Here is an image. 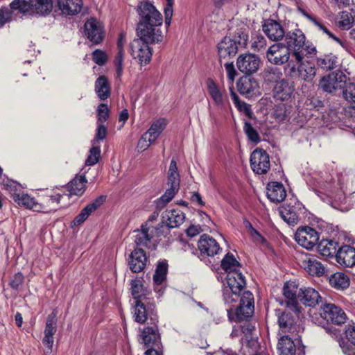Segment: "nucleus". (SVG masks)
Masks as SVG:
<instances>
[{
	"instance_id": "1",
	"label": "nucleus",
	"mask_w": 355,
	"mask_h": 355,
	"mask_svg": "<svg viewBox=\"0 0 355 355\" xmlns=\"http://www.w3.org/2000/svg\"><path fill=\"white\" fill-rule=\"evenodd\" d=\"M245 279L239 271L227 274L226 284L223 288V299L229 307L227 315L231 321H241L254 312V297L251 292L244 291Z\"/></svg>"
},
{
	"instance_id": "2",
	"label": "nucleus",
	"mask_w": 355,
	"mask_h": 355,
	"mask_svg": "<svg viewBox=\"0 0 355 355\" xmlns=\"http://www.w3.org/2000/svg\"><path fill=\"white\" fill-rule=\"evenodd\" d=\"M139 21L137 24V35L144 40L162 41L164 35L160 29L163 18L161 13L150 3L141 2L138 8Z\"/></svg>"
},
{
	"instance_id": "3",
	"label": "nucleus",
	"mask_w": 355,
	"mask_h": 355,
	"mask_svg": "<svg viewBox=\"0 0 355 355\" xmlns=\"http://www.w3.org/2000/svg\"><path fill=\"white\" fill-rule=\"evenodd\" d=\"M286 47L291 53V59L301 61L303 56H310L316 52L315 47L305 43V35L300 29L285 34Z\"/></svg>"
},
{
	"instance_id": "4",
	"label": "nucleus",
	"mask_w": 355,
	"mask_h": 355,
	"mask_svg": "<svg viewBox=\"0 0 355 355\" xmlns=\"http://www.w3.org/2000/svg\"><path fill=\"white\" fill-rule=\"evenodd\" d=\"M13 10H18L24 15H46L53 8L52 0H14L10 4Z\"/></svg>"
},
{
	"instance_id": "5",
	"label": "nucleus",
	"mask_w": 355,
	"mask_h": 355,
	"mask_svg": "<svg viewBox=\"0 0 355 355\" xmlns=\"http://www.w3.org/2000/svg\"><path fill=\"white\" fill-rule=\"evenodd\" d=\"M180 175L178 171L176 162L173 159L170 163L168 185V188L165 193L155 202V207L157 209H162L174 198L180 188Z\"/></svg>"
},
{
	"instance_id": "6",
	"label": "nucleus",
	"mask_w": 355,
	"mask_h": 355,
	"mask_svg": "<svg viewBox=\"0 0 355 355\" xmlns=\"http://www.w3.org/2000/svg\"><path fill=\"white\" fill-rule=\"evenodd\" d=\"M135 320L139 323L150 324H157L158 316L153 304H149L147 300H137L135 301L133 311Z\"/></svg>"
},
{
	"instance_id": "7",
	"label": "nucleus",
	"mask_w": 355,
	"mask_h": 355,
	"mask_svg": "<svg viewBox=\"0 0 355 355\" xmlns=\"http://www.w3.org/2000/svg\"><path fill=\"white\" fill-rule=\"evenodd\" d=\"M140 336L144 346L149 347L145 352V355H162L157 324H150V326L144 327L141 331Z\"/></svg>"
},
{
	"instance_id": "8",
	"label": "nucleus",
	"mask_w": 355,
	"mask_h": 355,
	"mask_svg": "<svg viewBox=\"0 0 355 355\" xmlns=\"http://www.w3.org/2000/svg\"><path fill=\"white\" fill-rule=\"evenodd\" d=\"M134 40L130 44L131 54L134 58H137L141 65L150 62L152 57V50L148 44L159 43L162 41H153L144 40L141 35Z\"/></svg>"
},
{
	"instance_id": "9",
	"label": "nucleus",
	"mask_w": 355,
	"mask_h": 355,
	"mask_svg": "<svg viewBox=\"0 0 355 355\" xmlns=\"http://www.w3.org/2000/svg\"><path fill=\"white\" fill-rule=\"evenodd\" d=\"M304 206L296 200H291L279 209V214L282 219L290 225L298 223L300 215L303 212Z\"/></svg>"
},
{
	"instance_id": "10",
	"label": "nucleus",
	"mask_w": 355,
	"mask_h": 355,
	"mask_svg": "<svg viewBox=\"0 0 355 355\" xmlns=\"http://www.w3.org/2000/svg\"><path fill=\"white\" fill-rule=\"evenodd\" d=\"M346 79V76L342 71H337L322 77L319 85L324 92L333 93L344 87Z\"/></svg>"
},
{
	"instance_id": "11",
	"label": "nucleus",
	"mask_w": 355,
	"mask_h": 355,
	"mask_svg": "<svg viewBox=\"0 0 355 355\" xmlns=\"http://www.w3.org/2000/svg\"><path fill=\"white\" fill-rule=\"evenodd\" d=\"M291 53L283 43L271 45L266 51V58L269 62L275 65H282L289 62Z\"/></svg>"
},
{
	"instance_id": "12",
	"label": "nucleus",
	"mask_w": 355,
	"mask_h": 355,
	"mask_svg": "<svg viewBox=\"0 0 355 355\" xmlns=\"http://www.w3.org/2000/svg\"><path fill=\"white\" fill-rule=\"evenodd\" d=\"M303 56L301 61H295L291 59L288 64L291 73H297L299 78L305 81H311L316 74V69L314 66L305 62Z\"/></svg>"
},
{
	"instance_id": "13",
	"label": "nucleus",
	"mask_w": 355,
	"mask_h": 355,
	"mask_svg": "<svg viewBox=\"0 0 355 355\" xmlns=\"http://www.w3.org/2000/svg\"><path fill=\"white\" fill-rule=\"evenodd\" d=\"M295 239L302 247L311 250L318 243L319 234L315 229L305 226L297 229Z\"/></svg>"
},
{
	"instance_id": "14",
	"label": "nucleus",
	"mask_w": 355,
	"mask_h": 355,
	"mask_svg": "<svg viewBox=\"0 0 355 355\" xmlns=\"http://www.w3.org/2000/svg\"><path fill=\"white\" fill-rule=\"evenodd\" d=\"M320 317L327 322L340 325L347 320L346 313L339 306L334 304H325L321 307Z\"/></svg>"
},
{
	"instance_id": "15",
	"label": "nucleus",
	"mask_w": 355,
	"mask_h": 355,
	"mask_svg": "<svg viewBox=\"0 0 355 355\" xmlns=\"http://www.w3.org/2000/svg\"><path fill=\"white\" fill-rule=\"evenodd\" d=\"M250 166L257 174H265L270 167L268 154L262 149L254 150L250 156Z\"/></svg>"
},
{
	"instance_id": "16",
	"label": "nucleus",
	"mask_w": 355,
	"mask_h": 355,
	"mask_svg": "<svg viewBox=\"0 0 355 355\" xmlns=\"http://www.w3.org/2000/svg\"><path fill=\"white\" fill-rule=\"evenodd\" d=\"M239 70L245 74L255 73L260 65V59L254 54L248 53L240 55L236 62Z\"/></svg>"
},
{
	"instance_id": "17",
	"label": "nucleus",
	"mask_w": 355,
	"mask_h": 355,
	"mask_svg": "<svg viewBox=\"0 0 355 355\" xmlns=\"http://www.w3.org/2000/svg\"><path fill=\"white\" fill-rule=\"evenodd\" d=\"M167 271V262L166 261H159L153 275L154 290L158 294V297H161L164 292Z\"/></svg>"
},
{
	"instance_id": "18",
	"label": "nucleus",
	"mask_w": 355,
	"mask_h": 355,
	"mask_svg": "<svg viewBox=\"0 0 355 355\" xmlns=\"http://www.w3.org/2000/svg\"><path fill=\"white\" fill-rule=\"evenodd\" d=\"M262 30L268 38L274 42L282 40L286 34L282 26L277 21L271 19L263 21Z\"/></svg>"
},
{
	"instance_id": "19",
	"label": "nucleus",
	"mask_w": 355,
	"mask_h": 355,
	"mask_svg": "<svg viewBox=\"0 0 355 355\" xmlns=\"http://www.w3.org/2000/svg\"><path fill=\"white\" fill-rule=\"evenodd\" d=\"M237 87L240 94L248 98H252L260 93L258 82L254 78L248 76L241 77L239 80Z\"/></svg>"
},
{
	"instance_id": "20",
	"label": "nucleus",
	"mask_w": 355,
	"mask_h": 355,
	"mask_svg": "<svg viewBox=\"0 0 355 355\" xmlns=\"http://www.w3.org/2000/svg\"><path fill=\"white\" fill-rule=\"evenodd\" d=\"M85 32L87 38L94 44H98L103 40V26L96 19L91 18L85 22Z\"/></svg>"
},
{
	"instance_id": "21",
	"label": "nucleus",
	"mask_w": 355,
	"mask_h": 355,
	"mask_svg": "<svg viewBox=\"0 0 355 355\" xmlns=\"http://www.w3.org/2000/svg\"><path fill=\"white\" fill-rule=\"evenodd\" d=\"M276 315L279 327V332L286 334H294L296 331L294 318L289 312L282 311L280 309H276Z\"/></svg>"
},
{
	"instance_id": "22",
	"label": "nucleus",
	"mask_w": 355,
	"mask_h": 355,
	"mask_svg": "<svg viewBox=\"0 0 355 355\" xmlns=\"http://www.w3.org/2000/svg\"><path fill=\"white\" fill-rule=\"evenodd\" d=\"M295 90L293 83L282 79L277 82L274 87V97L279 101L289 100Z\"/></svg>"
},
{
	"instance_id": "23",
	"label": "nucleus",
	"mask_w": 355,
	"mask_h": 355,
	"mask_svg": "<svg viewBox=\"0 0 355 355\" xmlns=\"http://www.w3.org/2000/svg\"><path fill=\"white\" fill-rule=\"evenodd\" d=\"M337 262L344 267H352L355 265V248L343 245L340 248L336 254Z\"/></svg>"
},
{
	"instance_id": "24",
	"label": "nucleus",
	"mask_w": 355,
	"mask_h": 355,
	"mask_svg": "<svg viewBox=\"0 0 355 355\" xmlns=\"http://www.w3.org/2000/svg\"><path fill=\"white\" fill-rule=\"evenodd\" d=\"M146 261L147 257L144 250L137 248L130 255L128 261L130 269L134 272H139L145 268Z\"/></svg>"
},
{
	"instance_id": "25",
	"label": "nucleus",
	"mask_w": 355,
	"mask_h": 355,
	"mask_svg": "<svg viewBox=\"0 0 355 355\" xmlns=\"http://www.w3.org/2000/svg\"><path fill=\"white\" fill-rule=\"evenodd\" d=\"M105 196H100L88 204L73 220V225H78L85 222L89 215L100 207L105 200Z\"/></svg>"
},
{
	"instance_id": "26",
	"label": "nucleus",
	"mask_w": 355,
	"mask_h": 355,
	"mask_svg": "<svg viewBox=\"0 0 355 355\" xmlns=\"http://www.w3.org/2000/svg\"><path fill=\"white\" fill-rule=\"evenodd\" d=\"M198 245L201 253L210 257L217 254L220 250L218 242L207 234H203L200 236Z\"/></svg>"
},
{
	"instance_id": "27",
	"label": "nucleus",
	"mask_w": 355,
	"mask_h": 355,
	"mask_svg": "<svg viewBox=\"0 0 355 355\" xmlns=\"http://www.w3.org/2000/svg\"><path fill=\"white\" fill-rule=\"evenodd\" d=\"M305 270L311 276L321 277L325 272V268L321 262L311 254H306L302 260Z\"/></svg>"
},
{
	"instance_id": "28",
	"label": "nucleus",
	"mask_w": 355,
	"mask_h": 355,
	"mask_svg": "<svg viewBox=\"0 0 355 355\" xmlns=\"http://www.w3.org/2000/svg\"><path fill=\"white\" fill-rule=\"evenodd\" d=\"M184 219V213L178 209L166 210L162 214V223L169 228L179 227Z\"/></svg>"
},
{
	"instance_id": "29",
	"label": "nucleus",
	"mask_w": 355,
	"mask_h": 355,
	"mask_svg": "<svg viewBox=\"0 0 355 355\" xmlns=\"http://www.w3.org/2000/svg\"><path fill=\"white\" fill-rule=\"evenodd\" d=\"M57 6L64 15H76L83 8L82 0H56Z\"/></svg>"
},
{
	"instance_id": "30",
	"label": "nucleus",
	"mask_w": 355,
	"mask_h": 355,
	"mask_svg": "<svg viewBox=\"0 0 355 355\" xmlns=\"http://www.w3.org/2000/svg\"><path fill=\"white\" fill-rule=\"evenodd\" d=\"M268 198L272 202L278 203L284 200L286 196V190L283 184L277 182L268 184L266 187Z\"/></svg>"
},
{
	"instance_id": "31",
	"label": "nucleus",
	"mask_w": 355,
	"mask_h": 355,
	"mask_svg": "<svg viewBox=\"0 0 355 355\" xmlns=\"http://www.w3.org/2000/svg\"><path fill=\"white\" fill-rule=\"evenodd\" d=\"M297 334H285L281 336L277 348L280 355H295L296 347L293 339H296Z\"/></svg>"
},
{
	"instance_id": "32",
	"label": "nucleus",
	"mask_w": 355,
	"mask_h": 355,
	"mask_svg": "<svg viewBox=\"0 0 355 355\" xmlns=\"http://www.w3.org/2000/svg\"><path fill=\"white\" fill-rule=\"evenodd\" d=\"M237 51L236 42L229 37H225L218 44V55L220 59L234 56Z\"/></svg>"
},
{
	"instance_id": "33",
	"label": "nucleus",
	"mask_w": 355,
	"mask_h": 355,
	"mask_svg": "<svg viewBox=\"0 0 355 355\" xmlns=\"http://www.w3.org/2000/svg\"><path fill=\"white\" fill-rule=\"evenodd\" d=\"M300 291L299 299L306 306H315L322 299L318 291L311 287L300 288Z\"/></svg>"
},
{
	"instance_id": "34",
	"label": "nucleus",
	"mask_w": 355,
	"mask_h": 355,
	"mask_svg": "<svg viewBox=\"0 0 355 355\" xmlns=\"http://www.w3.org/2000/svg\"><path fill=\"white\" fill-rule=\"evenodd\" d=\"M317 187L318 189H314L315 193H324L325 195L335 200H340L343 196L342 191L335 185L334 182L320 181L318 182Z\"/></svg>"
},
{
	"instance_id": "35",
	"label": "nucleus",
	"mask_w": 355,
	"mask_h": 355,
	"mask_svg": "<svg viewBox=\"0 0 355 355\" xmlns=\"http://www.w3.org/2000/svg\"><path fill=\"white\" fill-rule=\"evenodd\" d=\"M300 12L302 13V15L305 17L308 20H309L311 22H312L316 27H318L320 31H322L323 33L327 34L329 37L334 40L335 42L338 43L346 51H349L348 45L347 44L335 36L334 34H332L327 28L320 21H318L315 17L310 15L309 13H307L304 10L300 9Z\"/></svg>"
},
{
	"instance_id": "36",
	"label": "nucleus",
	"mask_w": 355,
	"mask_h": 355,
	"mask_svg": "<svg viewBox=\"0 0 355 355\" xmlns=\"http://www.w3.org/2000/svg\"><path fill=\"white\" fill-rule=\"evenodd\" d=\"M87 180L85 175H76L67 185L69 196H82L86 189Z\"/></svg>"
},
{
	"instance_id": "37",
	"label": "nucleus",
	"mask_w": 355,
	"mask_h": 355,
	"mask_svg": "<svg viewBox=\"0 0 355 355\" xmlns=\"http://www.w3.org/2000/svg\"><path fill=\"white\" fill-rule=\"evenodd\" d=\"M15 202L20 206H24L27 209L36 211H39L42 209L41 205L37 203L34 198L27 193H15Z\"/></svg>"
},
{
	"instance_id": "38",
	"label": "nucleus",
	"mask_w": 355,
	"mask_h": 355,
	"mask_svg": "<svg viewBox=\"0 0 355 355\" xmlns=\"http://www.w3.org/2000/svg\"><path fill=\"white\" fill-rule=\"evenodd\" d=\"M95 92L101 100H106L110 96V85L105 76H100L95 82Z\"/></svg>"
},
{
	"instance_id": "39",
	"label": "nucleus",
	"mask_w": 355,
	"mask_h": 355,
	"mask_svg": "<svg viewBox=\"0 0 355 355\" xmlns=\"http://www.w3.org/2000/svg\"><path fill=\"white\" fill-rule=\"evenodd\" d=\"M207 90L217 106L221 107L225 106L227 101V98L223 96L222 92L214 81L209 80L207 83Z\"/></svg>"
},
{
	"instance_id": "40",
	"label": "nucleus",
	"mask_w": 355,
	"mask_h": 355,
	"mask_svg": "<svg viewBox=\"0 0 355 355\" xmlns=\"http://www.w3.org/2000/svg\"><path fill=\"white\" fill-rule=\"evenodd\" d=\"M318 251L324 257H333L336 254L338 243L332 240H322L318 243Z\"/></svg>"
},
{
	"instance_id": "41",
	"label": "nucleus",
	"mask_w": 355,
	"mask_h": 355,
	"mask_svg": "<svg viewBox=\"0 0 355 355\" xmlns=\"http://www.w3.org/2000/svg\"><path fill=\"white\" fill-rule=\"evenodd\" d=\"M338 58L333 53L321 55L316 59V64L323 70L329 71L337 67Z\"/></svg>"
},
{
	"instance_id": "42",
	"label": "nucleus",
	"mask_w": 355,
	"mask_h": 355,
	"mask_svg": "<svg viewBox=\"0 0 355 355\" xmlns=\"http://www.w3.org/2000/svg\"><path fill=\"white\" fill-rule=\"evenodd\" d=\"M329 282L332 287L338 290L346 289L349 286L348 276L343 272H336L331 275Z\"/></svg>"
},
{
	"instance_id": "43",
	"label": "nucleus",
	"mask_w": 355,
	"mask_h": 355,
	"mask_svg": "<svg viewBox=\"0 0 355 355\" xmlns=\"http://www.w3.org/2000/svg\"><path fill=\"white\" fill-rule=\"evenodd\" d=\"M131 293L135 299L147 300L146 295H148V291L144 288L142 280L140 279H135L131 280Z\"/></svg>"
},
{
	"instance_id": "44",
	"label": "nucleus",
	"mask_w": 355,
	"mask_h": 355,
	"mask_svg": "<svg viewBox=\"0 0 355 355\" xmlns=\"http://www.w3.org/2000/svg\"><path fill=\"white\" fill-rule=\"evenodd\" d=\"M221 267L227 274H230L239 271L241 265L233 254L227 253L221 261Z\"/></svg>"
},
{
	"instance_id": "45",
	"label": "nucleus",
	"mask_w": 355,
	"mask_h": 355,
	"mask_svg": "<svg viewBox=\"0 0 355 355\" xmlns=\"http://www.w3.org/2000/svg\"><path fill=\"white\" fill-rule=\"evenodd\" d=\"M135 243L137 247L151 248L152 235L148 233V229L142 227L141 230L135 231Z\"/></svg>"
},
{
	"instance_id": "46",
	"label": "nucleus",
	"mask_w": 355,
	"mask_h": 355,
	"mask_svg": "<svg viewBox=\"0 0 355 355\" xmlns=\"http://www.w3.org/2000/svg\"><path fill=\"white\" fill-rule=\"evenodd\" d=\"M167 121L165 119H159L154 121L149 129L145 132L151 138V140H155L159 137L162 131L166 128Z\"/></svg>"
},
{
	"instance_id": "47",
	"label": "nucleus",
	"mask_w": 355,
	"mask_h": 355,
	"mask_svg": "<svg viewBox=\"0 0 355 355\" xmlns=\"http://www.w3.org/2000/svg\"><path fill=\"white\" fill-rule=\"evenodd\" d=\"M284 295L286 298L291 300L292 303L296 304L297 297L299 298V293H300L297 285L294 282H288L284 284Z\"/></svg>"
},
{
	"instance_id": "48",
	"label": "nucleus",
	"mask_w": 355,
	"mask_h": 355,
	"mask_svg": "<svg viewBox=\"0 0 355 355\" xmlns=\"http://www.w3.org/2000/svg\"><path fill=\"white\" fill-rule=\"evenodd\" d=\"M245 227L249 234L252 241L257 245H261L263 246L267 245V241L266 239L253 227L252 225L248 221H244Z\"/></svg>"
},
{
	"instance_id": "49",
	"label": "nucleus",
	"mask_w": 355,
	"mask_h": 355,
	"mask_svg": "<svg viewBox=\"0 0 355 355\" xmlns=\"http://www.w3.org/2000/svg\"><path fill=\"white\" fill-rule=\"evenodd\" d=\"M249 28L245 25L242 24L239 28H237L234 33V38L236 44L245 47L248 41Z\"/></svg>"
},
{
	"instance_id": "50",
	"label": "nucleus",
	"mask_w": 355,
	"mask_h": 355,
	"mask_svg": "<svg viewBox=\"0 0 355 355\" xmlns=\"http://www.w3.org/2000/svg\"><path fill=\"white\" fill-rule=\"evenodd\" d=\"M354 17L347 11L340 12L336 18L337 24L343 30H349L354 22Z\"/></svg>"
},
{
	"instance_id": "51",
	"label": "nucleus",
	"mask_w": 355,
	"mask_h": 355,
	"mask_svg": "<svg viewBox=\"0 0 355 355\" xmlns=\"http://www.w3.org/2000/svg\"><path fill=\"white\" fill-rule=\"evenodd\" d=\"M57 331V314L53 311L46 318V326L44 329V335L51 336L55 334Z\"/></svg>"
},
{
	"instance_id": "52",
	"label": "nucleus",
	"mask_w": 355,
	"mask_h": 355,
	"mask_svg": "<svg viewBox=\"0 0 355 355\" xmlns=\"http://www.w3.org/2000/svg\"><path fill=\"white\" fill-rule=\"evenodd\" d=\"M101 157L100 146L98 144H92V147L89 151V155L85 161V164L87 166H93L96 164Z\"/></svg>"
},
{
	"instance_id": "53",
	"label": "nucleus",
	"mask_w": 355,
	"mask_h": 355,
	"mask_svg": "<svg viewBox=\"0 0 355 355\" xmlns=\"http://www.w3.org/2000/svg\"><path fill=\"white\" fill-rule=\"evenodd\" d=\"M267 42L265 37L259 33H256L252 37L251 49L254 51H260L265 49Z\"/></svg>"
},
{
	"instance_id": "54",
	"label": "nucleus",
	"mask_w": 355,
	"mask_h": 355,
	"mask_svg": "<svg viewBox=\"0 0 355 355\" xmlns=\"http://www.w3.org/2000/svg\"><path fill=\"white\" fill-rule=\"evenodd\" d=\"M243 130L250 141L255 144H257L260 141L261 139L259 133L252 127V124L250 122L245 123Z\"/></svg>"
},
{
	"instance_id": "55",
	"label": "nucleus",
	"mask_w": 355,
	"mask_h": 355,
	"mask_svg": "<svg viewBox=\"0 0 355 355\" xmlns=\"http://www.w3.org/2000/svg\"><path fill=\"white\" fill-rule=\"evenodd\" d=\"M110 110L105 103L98 105L96 109L97 123H103L108 119Z\"/></svg>"
},
{
	"instance_id": "56",
	"label": "nucleus",
	"mask_w": 355,
	"mask_h": 355,
	"mask_svg": "<svg viewBox=\"0 0 355 355\" xmlns=\"http://www.w3.org/2000/svg\"><path fill=\"white\" fill-rule=\"evenodd\" d=\"M343 96L349 103L354 104L355 108V83H350L345 86L343 90Z\"/></svg>"
},
{
	"instance_id": "57",
	"label": "nucleus",
	"mask_w": 355,
	"mask_h": 355,
	"mask_svg": "<svg viewBox=\"0 0 355 355\" xmlns=\"http://www.w3.org/2000/svg\"><path fill=\"white\" fill-rule=\"evenodd\" d=\"M218 8H225L228 10H234L238 7V0H213Z\"/></svg>"
},
{
	"instance_id": "58",
	"label": "nucleus",
	"mask_w": 355,
	"mask_h": 355,
	"mask_svg": "<svg viewBox=\"0 0 355 355\" xmlns=\"http://www.w3.org/2000/svg\"><path fill=\"white\" fill-rule=\"evenodd\" d=\"M107 136V128L103 123H97V129L95 138L92 140V143L98 144V141H102L105 139Z\"/></svg>"
},
{
	"instance_id": "59",
	"label": "nucleus",
	"mask_w": 355,
	"mask_h": 355,
	"mask_svg": "<svg viewBox=\"0 0 355 355\" xmlns=\"http://www.w3.org/2000/svg\"><path fill=\"white\" fill-rule=\"evenodd\" d=\"M282 73L278 68H270L265 71V78L270 82L276 81L279 79Z\"/></svg>"
},
{
	"instance_id": "60",
	"label": "nucleus",
	"mask_w": 355,
	"mask_h": 355,
	"mask_svg": "<svg viewBox=\"0 0 355 355\" xmlns=\"http://www.w3.org/2000/svg\"><path fill=\"white\" fill-rule=\"evenodd\" d=\"M154 141H155L154 140H151V138L148 136V135H146V133H144L138 141V144H137L138 150L139 151H144Z\"/></svg>"
},
{
	"instance_id": "61",
	"label": "nucleus",
	"mask_w": 355,
	"mask_h": 355,
	"mask_svg": "<svg viewBox=\"0 0 355 355\" xmlns=\"http://www.w3.org/2000/svg\"><path fill=\"white\" fill-rule=\"evenodd\" d=\"M124 59V51H117V53L114 60V63L116 66L117 76L119 77L121 76L123 72V63Z\"/></svg>"
},
{
	"instance_id": "62",
	"label": "nucleus",
	"mask_w": 355,
	"mask_h": 355,
	"mask_svg": "<svg viewBox=\"0 0 355 355\" xmlns=\"http://www.w3.org/2000/svg\"><path fill=\"white\" fill-rule=\"evenodd\" d=\"M338 344L342 349L343 354L346 355H355V349L352 346V344L349 343V341L345 340L343 338L338 340Z\"/></svg>"
},
{
	"instance_id": "63",
	"label": "nucleus",
	"mask_w": 355,
	"mask_h": 355,
	"mask_svg": "<svg viewBox=\"0 0 355 355\" xmlns=\"http://www.w3.org/2000/svg\"><path fill=\"white\" fill-rule=\"evenodd\" d=\"M92 58L95 63L100 66L105 64L107 60L106 53L101 50L94 51L92 53Z\"/></svg>"
},
{
	"instance_id": "64",
	"label": "nucleus",
	"mask_w": 355,
	"mask_h": 355,
	"mask_svg": "<svg viewBox=\"0 0 355 355\" xmlns=\"http://www.w3.org/2000/svg\"><path fill=\"white\" fill-rule=\"evenodd\" d=\"M345 337L351 344L355 346V323H349L345 327Z\"/></svg>"
}]
</instances>
